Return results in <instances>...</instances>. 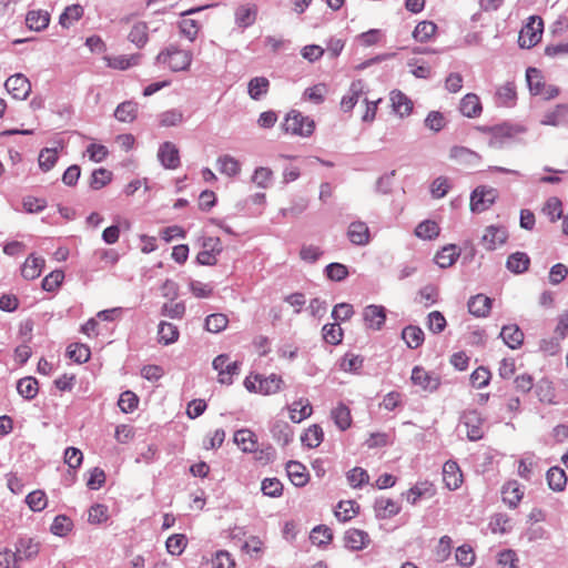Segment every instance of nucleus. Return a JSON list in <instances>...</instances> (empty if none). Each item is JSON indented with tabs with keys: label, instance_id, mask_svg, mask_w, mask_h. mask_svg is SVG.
Returning a JSON list of instances; mask_svg holds the SVG:
<instances>
[{
	"label": "nucleus",
	"instance_id": "51",
	"mask_svg": "<svg viewBox=\"0 0 568 568\" xmlns=\"http://www.w3.org/2000/svg\"><path fill=\"white\" fill-rule=\"evenodd\" d=\"M227 324V316L221 313L211 314L205 320V328L215 334L225 329Z\"/></svg>",
	"mask_w": 568,
	"mask_h": 568
},
{
	"label": "nucleus",
	"instance_id": "43",
	"mask_svg": "<svg viewBox=\"0 0 568 568\" xmlns=\"http://www.w3.org/2000/svg\"><path fill=\"white\" fill-rule=\"evenodd\" d=\"M331 416L341 430H346L351 426V410L346 405L339 404L332 410Z\"/></svg>",
	"mask_w": 568,
	"mask_h": 568
},
{
	"label": "nucleus",
	"instance_id": "6",
	"mask_svg": "<svg viewBox=\"0 0 568 568\" xmlns=\"http://www.w3.org/2000/svg\"><path fill=\"white\" fill-rule=\"evenodd\" d=\"M508 240V231L505 226L489 225L484 230L480 244L487 251H495Z\"/></svg>",
	"mask_w": 568,
	"mask_h": 568
},
{
	"label": "nucleus",
	"instance_id": "53",
	"mask_svg": "<svg viewBox=\"0 0 568 568\" xmlns=\"http://www.w3.org/2000/svg\"><path fill=\"white\" fill-rule=\"evenodd\" d=\"M333 538L331 528L325 525L316 526L312 529L310 539L314 545H327Z\"/></svg>",
	"mask_w": 568,
	"mask_h": 568
},
{
	"label": "nucleus",
	"instance_id": "37",
	"mask_svg": "<svg viewBox=\"0 0 568 568\" xmlns=\"http://www.w3.org/2000/svg\"><path fill=\"white\" fill-rule=\"evenodd\" d=\"M459 256V252L457 251L456 245L450 244L444 246L442 251H439L435 256L436 264L442 268H447L452 266L457 257Z\"/></svg>",
	"mask_w": 568,
	"mask_h": 568
},
{
	"label": "nucleus",
	"instance_id": "38",
	"mask_svg": "<svg viewBox=\"0 0 568 568\" xmlns=\"http://www.w3.org/2000/svg\"><path fill=\"white\" fill-rule=\"evenodd\" d=\"M270 88V81L265 77H255L247 84V92L251 99L260 100L264 97Z\"/></svg>",
	"mask_w": 568,
	"mask_h": 568
},
{
	"label": "nucleus",
	"instance_id": "16",
	"mask_svg": "<svg viewBox=\"0 0 568 568\" xmlns=\"http://www.w3.org/2000/svg\"><path fill=\"white\" fill-rule=\"evenodd\" d=\"M542 125L559 126L568 123V104L560 103L548 110L540 120Z\"/></svg>",
	"mask_w": 568,
	"mask_h": 568
},
{
	"label": "nucleus",
	"instance_id": "21",
	"mask_svg": "<svg viewBox=\"0 0 568 568\" xmlns=\"http://www.w3.org/2000/svg\"><path fill=\"white\" fill-rule=\"evenodd\" d=\"M517 92L514 82H506L496 91V104L499 106H513L516 103Z\"/></svg>",
	"mask_w": 568,
	"mask_h": 568
},
{
	"label": "nucleus",
	"instance_id": "47",
	"mask_svg": "<svg viewBox=\"0 0 568 568\" xmlns=\"http://www.w3.org/2000/svg\"><path fill=\"white\" fill-rule=\"evenodd\" d=\"M439 226L435 221L426 220L415 229V235L422 240H433L439 235Z\"/></svg>",
	"mask_w": 568,
	"mask_h": 568
},
{
	"label": "nucleus",
	"instance_id": "22",
	"mask_svg": "<svg viewBox=\"0 0 568 568\" xmlns=\"http://www.w3.org/2000/svg\"><path fill=\"white\" fill-rule=\"evenodd\" d=\"M393 110L400 116L409 115L413 110L412 100L399 90L390 92Z\"/></svg>",
	"mask_w": 568,
	"mask_h": 568
},
{
	"label": "nucleus",
	"instance_id": "33",
	"mask_svg": "<svg viewBox=\"0 0 568 568\" xmlns=\"http://www.w3.org/2000/svg\"><path fill=\"white\" fill-rule=\"evenodd\" d=\"M375 510L378 518L386 519L397 515L400 506L390 498H379L375 501Z\"/></svg>",
	"mask_w": 568,
	"mask_h": 568
},
{
	"label": "nucleus",
	"instance_id": "57",
	"mask_svg": "<svg viewBox=\"0 0 568 568\" xmlns=\"http://www.w3.org/2000/svg\"><path fill=\"white\" fill-rule=\"evenodd\" d=\"M112 180V173L103 168L97 169L92 172L90 186L93 190H100L110 183Z\"/></svg>",
	"mask_w": 568,
	"mask_h": 568
},
{
	"label": "nucleus",
	"instance_id": "27",
	"mask_svg": "<svg viewBox=\"0 0 568 568\" xmlns=\"http://www.w3.org/2000/svg\"><path fill=\"white\" fill-rule=\"evenodd\" d=\"M254 379L255 382H258V392L263 395H271L277 393L283 384L282 377L276 374H271L270 376L264 378L256 375Z\"/></svg>",
	"mask_w": 568,
	"mask_h": 568
},
{
	"label": "nucleus",
	"instance_id": "15",
	"mask_svg": "<svg viewBox=\"0 0 568 568\" xmlns=\"http://www.w3.org/2000/svg\"><path fill=\"white\" fill-rule=\"evenodd\" d=\"M365 94V83L363 80H355L351 83L347 93L342 98L341 109L344 112H349Z\"/></svg>",
	"mask_w": 568,
	"mask_h": 568
},
{
	"label": "nucleus",
	"instance_id": "7",
	"mask_svg": "<svg viewBox=\"0 0 568 568\" xmlns=\"http://www.w3.org/2000/svg\"><path fill=\"white\" fill-rule=\"evenodd\" d=\"M229 355L221 354L213 359V368L219 372V382L230 385L233 376L240 373V364L237 362H229Z\"/></svg>",
	"mask_w": 568,
	"mask_h": 568
},
{
	"label": "nucleus",
	"instance_id": "11",
	"mask_svg": "<svg viewBox=\"0 0 568 568\" xmlns=\"http://www.w3.org/2000/svg\"><path fill=\"white\" fill-rule=\"evenodd\" d=\"M40 550V542L30 537H21L16 544V556L22 564L37 557Z\"/></svg>",
	"mask_w": 568,
	"mask_h": 568
},
{
	"label": "nucleus",
	"instance_id": "18",
	"mask_svg": "<svg viewBox=\"0 0 568 568\" xmlns=\"http://www.w3.org/2000/svg\"><path fill=\"white\" fill-rule=\"evenodd\" d=\"M272 437L282 446L288 445L293 440L294 432L292 426L285 420H274L271 425Z\"/></svg>",
	"mask_w": 568,
	"mask_h": 568
},
{
	"label": "nucleus",
	"instance_id": "31",
	"mask_svg": "<svg viewBox=\"0 0 568 568\" xmlns=\"http://www.w3.org/2000/svg\"><path fill=\"white\" fill-rule=\"evenodd\" d=\"M548 486L554 491H562L567 485V475L560 467H550L546 474Z\"/></svg>",
	"mask_w": 568,
	"mask_h": 568
},
{
	"label": "nucleus",
	"instance_id": "14",
	"mask_svg": "<svg viewBox=\"0 0 568 568\" xmlns=\"http://www.w3.org/2000/svg\"><path fill=\"white\" fill-rule=\"evenodd\" d=\"M347 237L354 245L365 246L371 242V233L367 224L355 221L348 225Z\"/></svg>",
	"mask_w": 568,
	"mask_h": 568
},
{
	"label": "nucleus",
	"instance_id": "32",
	"mask_svg": "<svg viewBox=\"0 0 568 568\" xmlns=\"http://www.w3.org/2000/svg\"><path fill=\"white\" fill-rule=\"evenodd\" d=\"M43 266L44 260L42 257L30 255L21 267V274L26 280H34L40 276Z\"/></svg>",
	"mask_w": 568,
	"mask_h": 568
},
{
	"label": "nucleus",
	"instance_id": "13",
	"mask_svg": "<svg viewBox=\"0 0 568 568\" xmlns=\"http://www.w3.org/2000/svg\"><path fill=\"white\" fill-rule=\"evenodd\" d=\"M410 378L415 385H418L424 390L429 392L436 390L440 384L439 378L437 376L419 366L414 367Z\"/></svg>",
	"mask_w": 568,
	"mask_h": 568
},
{
	"label": "nucleus",
	"instance_id": "19",
	"mask_svg": "<svg viewBox=\"0 0 568 568\" xmlns=\"http://www.w3.org/2000/svg\"><path fill=\"white\" fill-rule=\"evenodd\" d=\"M463 475L456 462L448 460L443 466V480L450 490L457 489L462 481Z\"/></svg>",
	"mask_w": 568,
	"mask_h": 568
},
{
	"label": "nucleus",
	"instance_id": "60",
	"mask_svg": "<svg viewBox=\"0 0 568 568\" xmlns=\"http://www.w3.org/2000/svg\"><path fill=\"white\" fill-rule=\"evenodd\" d=\"M160 124L162 126H175L183 122V112L179 109H171L160 114Z\"/></svg>",
	"mask_w": 568,
	"mask_h": 568
},
{
	"label": "nucleus",
	"instance_id": "34",
	"mask_svg": "<svg viewBox=\"0 0 568 568\" xmlns=\"http://www.w3.org/2000/svg\"><path fill=\"white\" fill-rule=\"evenodd\" d=\"M290 419L293 423H301L305 418L310 417L313 409L308 399H300L288 406Z\"/></svg>",
	"mask_w": 568,
	"mask_h": 568
},
{
	"label": "nucleus",
	"instance_id": "3",
	"mask_svg": "<svg viewBox=\"0 0 568 568\" xmlns=\"http://www.w3.org/2000/svg\"><path fill=\"white\" fill-rule=\"evenodd\" d=\"M282 128L286 133L307 138L313 134L315 122L310 116H305L301 112L292 110L287 113Z\"/></svg>",
	"mask_w": 568,
	"mask_h": 568
},
{
	"label": "nucleus",
	"instance_id": "62",
	"mask_svg": "<svg viewBox=\"0 0 568 568\" xmlns=\"http://www.w3.org/2000/svg\"><path fill=\"white\" fill-rule=\"evenodd\" d=\"M72 528V521L64 515H59L54 518L51 525V532L55 536H65Z\"/></svg>",
	"mask_w": 568,
	"mask_h": 568
},
{
	"label": "nucleus",
	"instance_id": "42",
	"mask_svg": "<svg viewBox=\"0 0 568 568\" xmlns=\"http://www.w3.org/2000/svg\"><path fill=\"white\" fill-rule=\"evenodd\" d=\"M526 80L529 91L534 95H539L545 89V82L541 72L536 68H528L526 71Z\"/></svg>",
	"mask_w": 568,
	"mask_h": 568
},
{
	"label": "nucleus",
	"instance_id": "41",
	"mask_svg": "<svg viewBox=\"0 0 568 568\" xmlns=\"http://www.w3.org/2000/svg\"><path fill=\"white\" fill-rule=\"evenodd\" d=\"M84 10L80 4L68 6L59 18V23L63 28H70L75 21L83 17Z\"/></svg>",
	"mask_w": 568,
	"mask_h": 568
},
{
	"label": "nucleus",
	"instance_id": "64",
	"mask_svg": "<svg viewBox=\"0 0 568 568\" xmlns=\"http://www.w3.org/2000/svg\"><path fill=\"white\" fill-rule=\"evenodd\" d=\"M519 559L511 549L503 550L498 554L497 565L499 568H518Z\"/></svg>",
	"mask_w": 568,
	"mask_h": 568
},
{
	"label": "nucleus",
	"instance_id": "63",
	"mask_svg": "<svg viewBox=\"0 0 568 568\" xmlns=\"http://www.w3.org/2000/svg\"><path fill=\"white\" fill-rule=\"evenodd\" d=\"M273 172L268 168L260 166L254 171L252 181L261 189H267L271 184Z\"/></svg>",
	"mask_w": 568,
	"mask_h": 568
},
{
	"label": "nucleus",
	"instance_id": "50",
	"mask_svg": "<svg viewBox=\"0 0 568 568\" xmlns=\"http://www.w3.org/2000/svg\"><path fill=\"white\" fill-rule=\"evenodd\" d=\"M327 92L328 89L325 83H317L311 88H307L303 93V98L313 102L314 104H321L324 102Z\"/></svg>",
	"mask_w": 568,
	"mask_h": 568
},
{
	"label": "nucleus",
	"instance_id": "61",
	"mask_svg": "<svg viewBox=\"0 0 568 568\" xmlns=\"http://www.w3.org/2000/svg\"><path fill=\"white\" fill-rule=\"evenodd\" d=\"M261 490L265 496L280 497L283 494V485L277 478H265L262 481Z\"/></svg>",
	"mask_w": 568,
	"mask_h": 568
},
{
	"label": "nucleus",
	"instance_id": "46",
	"mask_svg": "<svg viewBox=\"0 0 568 568\" xmlns=\"http://www.w3.org/2000/svg\"><path fill=\"white\" fill-rule=\"evenodd\" d=\"M323 437L324 434L321 426L314 424L306 429V432L302 435L301 440L305 446L315 448L321 445Z\"/></svg>",
	"mask_w": 568,
	"mask_h": 568
},
{
	"label": "nucleus",
	"instance_id": "30",
	"mask_svg": "<svg viewBox=\"0 0 568 568\" xmlns=\"http://www.w3.org/2000/svg\"><path fill=\"white\" fill-rule=\"evenodd\" d=\"M149 27L144 21L135 22L128 34V40L136 48H143L149 41Z\"/></svg>",
	"mask_w": 568,
	"mask_h": 568
},
{
	"label": "nucleus",
	"instance_id": "20",
	"mask_svg": "<svg viewBox=\"0 0 568 568\" xmlns=\"http://www.w3.org/2000/svg\"><path fill=\"white\" fill-rule=\"evenodd\" d=\"M503 500L510 508H516L524 496V490L517 481H508L501 489Z\"/></svg>",
	"mask_w": 568,
	"mask_h": 568
},
{
	"label": "nucleus",
	"instance_id": "54",
	"mask_svg": "<svg viewBox=\"0 0 568 568\" xmlns=\"http://www.w3.org/2000/svg\"><path fill=\"white\" fill-rule=\"evenodd\" d=\"M256 10L252 7L241 6L235 12V20L240 27H248L254 23Z\"/></svg>",
	"mask_w": 568,
	"mask_h": 568
},
{
	"label": "nucleus",
	"instance_id": "1",
	"mask_svg": "<svg viewBox=\"0 0 568 568\" xmlns=\"http://www.w3.org/2000/svg\"><path fill=\"white\" fill-rule=\"evenodd\" d=\"M489 146L501 149L507 144L519 142V136L527 132V128L521 124L501 123L489 128Z\"/></svg>",
	"mask_w": 568,
	"mask_h": 568
},
{
	"label": "nucleus",
	"instance_id": "2",
	"mask_svg": "<svg viewBox=\"0 0 568 568\" xmlns=\"http://www.w3.org/2000/svg\"><path fill=\"white\" fill-rule=\"evenodd\" d=\"M192 58L191 51L171 44L158 54L156 62L168 65L173 72H179L189 69Z\"/></svg>",
	"mask_w": 568,
	"mask_h": 568
},
{
	"label": "nucleus",
	"instance_id": "49",
	"mask_svg": "<svg viewBox=\"0 0 568 568\" xmlns=\"http://www.w3.org/2000/svg\"><path fill=\"white\" fill-rule=\"evenodd\" d=\"M437 26L432 21H422L413 31V37L418 42L428 41L436 32Z\"/></svg>",
	"mask_w": 568,
	"mask_h": 568
},
{
	"label": "nucleus",
	"instance_id": "4",
	"mask_svg": "<svg viewBox=\"0 0 568 568\" xmlns=\"http://www.w3.org/2000/svg\"><path fill=\"white\" fill-rule=\"evenodd\" d=\"M542 30V19L538 16L529 17L528 22L523 27V29L519 32V47L526 49L535 47L541 40Z\"/></svg>",
	"mask_w": 568,
	"mask_h": 568
},
{
	"label": "nucleus",
	"instance_id": "5",
	"mask_svg": "<svg viewBox=\"0 0 568 568\" xmlns=\"http://www.w3.org/2000/svg\"><path fill=\"white\" fill-rule=\"evenodd\" d=\"M498 191L494 187L477 186L470 195V210L474 213H481L488 210L496 201Z\"/></svg>",
	"mask_w": 568,
	"mask_h": 568
},
{
	"label": "nucleus",
	"instance_id": "8",
	"mask_svg": "<svg viewBox=\"0 0 568 568\" xmlns=\"http://www.w3.org/2000/svg\"><path fill=\"white\" fill-rule=\"evenodd\" d=\"M222 250L223 246L219 237H205L202 243V251L197 253L196 261L201 265H214Z\"/></svg>",
	"mask_w": 568,
	"mask_h": 568
},
{
	"label": "nucleus",
	"instance_id": "58",
	"mask_svg": "<svg viewBox=\"0 0 568 568\" xmlns=\"http://www.w3.org/2000/svg\"><path fill=\"white\" fill-rule=\"evenodd\" d=\"M58 161V150L45 148L39 154V166L44 172L51 170Z\"/></svg>",
	"mask_w": 568,
	"mask_h": 568
},
{
	"label": "nucleus",
	"instance_id": "44",
	"mask_svg": "<svg viewBox=\"0 0 568 568\" xmlns=\"http://www.w3.org/2000/svg\"><path fill=\"white\" fill-rule=\"evenodd\" d=\"M402 337L409 348H417L424 342V332L417 326L409 325L402 332Z\"/></svg>",
	"mask_w": 568,
	"mask_h": 568
},
{
	"label": "nucleus",
	"instance_id": "23",
	"mask_svg": "<svg viewBox=\"0 0 568 568\" xmlns=\"http://www.w3.org/2000/svg\"><path fill=\"white\" fill-rule=\"evenodd\" d=\"M286 471L292 481L296 487H303L308 481V474L306 467L298 462L291 460L286 464Z\"/></svg>",
	"mask_w": 568,
	"mask_h": 568
},
{
	"label": "nucleus",
	"instance_id": "12",
	"mask_svg": "<svg viewBox=\"0 0 568 568\" xmlns=\"http://www.w3.org/2000/svg\"><path fill=\"white\" fill-rule=\"evenodd\" d=\"M158 159L165 169L174 170L180 165L179 149L174 143L166 141L160 145Z\"/></svg>",
	"mask_w": 568,
	"mask_h": 568
},
{
	"label": "nucleus",
	"instance_id": "39",
	"mask_svg": "<svg viewBox=\"0 0 568 568\" xmlns=\"http://www.w3.org/2000/svg\"><path fill=\"white\" fill-rule=\"evenodd\" d=\"M216 164L220 173L230 178L237 175L241 171L240 162L229 154L220 156Z\"/></svg>",
	"mask_w": 568,
	"mask_h": 568
},
{
	"label": "nucleus",
	"instance_id": "25",
	"mask_svg": "<svg viewBox=\"0 0 568 568\" xmlns=\"http://www.w3.org/2000/svg\"><path fill=\"white\" fill-rule=\"evenodd\" d=\"M459 110L467 118L479 116L483 108L478 95L475 93L466 94L460 101Z\"/></svg>",
	"mask_w": 568,
	"mask_h": 568
},
{
	"label": "nucleus",
	"instance_id": "55",
	"mask_svg": "<svg viewBox=\"0 0 568 568\" xmlns=\"http://www.w3.org/2000/svg\"><path fill=\"white\" fill-rule=\"evenodd\" d=\"M26 503L31 510L41 511L47 507L48 498L44 491L34 490L28 494L26 497Z\"/></svg>",
	"mask_w": 568,
	"mask_h": 568
},
{
	"label": "nucleus",
	"instance_id": "17",
	"mask_svg": "<svg viewBox=\"0 0 568 568\" xmlns=\"http://www.w3.org/2000/svg\"><path fill=\"white\" fill-rule=\"evenodd\" d=\"M363 318L369 328L381 329L386 320L385 308L379 305H368L364 308Z\"/></svg>",
	"mask_w": 568,
	"mask_h": 568
},
{
	"label": "nucleus",
	"instance_id": "29",
	"mask_svg": "<svg viewBox=\"0 0 568 568\" xmlns=\"http://www.w3.org/2000/svg\"><path fill=\"white\" fill-rule=\"evenodd\" d=\"M530 258L524 252H515L510 254L506 261V267L514 274H521L529 267Z\"/></svg>",
	"mask_w": 568,
	"mask_h": 568
},
{
	"label": "nucleus",
	"instance_id": "59",
	"mask_svg": "<svg viewBox=\"0 0 568 568\" xmlns=\"http://www.w3.org/2000/svg\"><path fill=\"white\" fill-rule=\"evenodd\" d=\"M544 213L547 214L551 222H555L562 217V203L556 197H549L542 209Z\"/></svg>",
	"mask_w": 568,
	"mask_h": 568
},
{
	"label": "nucleus",
	"instance_id": "56",
	"mask_svg": "<svg viewBox=\"0 0 568 568\" xmlns=\"http://www.w3.org/2000/svg\"><path fill=\"white\" fill-rule=\"evenodd\" d=\"M323 338L331 345H337L342 342L343 331L338 324H325L323 326Z\"/></svg>",
	"mask_w": 568,
	"mask_h": 568
},
{
	"label": "nucleus",
	"instance_id": "10",
	"mask_svg": "<svg viewBox=\"0 0 568 568\" xmlns=\"http://www.w3.org/2000/svg\"><path fill=\"white\" fill-rule=\"evenodd\" d=\"M460 420L466 427V434L469 440L476 442L483 437V418L477 410L465 412Z\"/></svg>",
	"mask_w": 568,
	"mask_h": 568
},
{
	"label": "nucleus",
	"instance_id": "36",
	"mask_svg": "<svg viewBox=\"0 0 568 568\" xmlns=\"http://www.w3.org/2000/svg\"><path fill=\"white\" fill-rule=\"evenodd\" d=\"M50 22V16L47 11L32 10L29 11L26 17L27 26L34 31H41L48 27Z\"/></svg>",
	"mask_w": 568,
	"mask_h": 568
},
{
	"label": "nucleus",
	"instance_id": "52",
	"mask_svg": "<svg viewBox=\"0 0 568 568\" xmlns=\"http://www.w3.org/2000/svg\"><path fill=\"white\" fill-rule=\"evenodd\" d=\"M67 355L77 363H85L89 361L91 352L87 345L75 343L68 346Z\"/></svg>",
	"mask_w": 568,
	"mask_h": 568
},
{
	"label": "nucleus",
	"instance_id": "48",
	"mask_svg": "<svg viewBox=\"0 0 568 568\" xmlns=\"http://www.w3.org/2000/svg\"><path fill=\"white\" fill-rule=\"evenodd\" d=\"M138 104L132 101L122 102L118 105L114 116L121 122H132L136 118Z\"/></svg>",
	"mask_w": 568,
	"mask_h": 568
},
{
	"label": "nucleus",
	"instance_id": "28",
	"mask_svg": "<svg viewBox=\"0 0 568 568\" xmlns=\"http://www.w3.org/2000/svg\"><path fill=\"white\" fill-rule=\"evenodd\" d=\"M500 337L513 349L518 348L524 342V333L517 325H506L501 328Z\"/></svg>",
	"mask_w": 568,
	"mask_h": 568
},
{
	"label": "nucleus",
	"instance_id": "45",
	"mask_svg": "<svg viewBox=\"0 0 568 568\" xmlns=\"http://www.w3.org/2000/svg\"><path fill=\"white\" fill-rule=\"evenodd\" d=\"M18 393L26 399H32L38 394V381L34 377L27 376L18 381Z\"/></svg>",
	"mask_w": 568,
	"mask_h": 568
},
{
	"label": "nucleus",
	"instance_id": "26",
	"mask_svg": "<svg viewBox=\"0 0 568 568\" xmlns=\"http://www.w3.org/2000/svg\"><path fill=\"white\" fill-rule=\"evenodd\" d=\"M345 546L352 550L363 549L369 541L368 534L359 529H348L344 536Z\"/></svg>",
	"mask_w": 568,
	"mask_h": 568
},
{
	"label": "nucleus",
	"instance_id": "40",
	"mask_svg": "<svg viewBox=\"0 0 568 568\" xmlns=\"http://www.w3.org/2000/svg\"><path fill=\"white\" fill-rule=\"evenodd\" d=\"M179 334V329L174 324L165 321L160 322L158 328V336L160 343L164 345L173 344L178 341Z\"/></svg>",
	"mask_w": 568,
	"mask_h": 568
},
{
	"label": "nucleus",
	"instance_id": "9",
	"mask_svg": "<svg viewBox=\"0 0 568 568\" xmlns=\"http://www.w3.org/2000/svg\"><path fill=\"white\" fill-rule=\"evenodd\" d=\"M7 91L12 94L14 99L24 100L31 92V83L29 79L21 74L17 73L9 77L4 83Z\"/></svg>",
	"mask_w": 568,
	"mask_h": 568
},
{
	"label": "nucleus",
	"instance_id": "35",
	"mask_svg": "<svg viewBox=\"0 0 568 568\" xmlns=\"http://www.w3.org/2000/svg\"><path fill=\"white\" fill-rule=\"evenodd\" d=\"M234 442L245 453L256 450L257 440L255 434L250 429H240L234 434Z\"/></svg>",
	"mask_w": 568,
	"mask_h": 568
},
{
	"label": "nucleus",
	"instance_id": "24",
	"mask_svg": "<svg viewBox=\"0 0 568 568\" xmlns=\"http://www.w3.org/2000/svg\"><path fill=\"white\" fill-rule=\"evenodd\" d=\"M491 310V300L484 294H477L468 301V311L477 317H485Z\"/></svg>",
	"mask_w": 568,
	"mask_h": 568
}]
</instances>
